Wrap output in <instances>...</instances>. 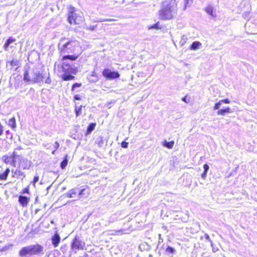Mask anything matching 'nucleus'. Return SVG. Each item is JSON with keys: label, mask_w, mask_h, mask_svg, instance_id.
Here are the masks:
<instances>
[{"label": "nucleus", "mask_w": 257, "mask_h": 257, "mask_svg": "<svg viewBox=\"0 0 257 257\" xmlns=\"http://www.w3.org/2000/svg\"><path fill=\"white\" fill-rule=\"evenodd\" d=\"M177 5L173 0H166L162 2L158 11L159 18L163 21L171 20L177 11Z\"/></svg>", "instance_id": "f257e3e1"}, {"label": "nucleus", "mask_w": 257, "mask_h": 257, "mask_svg": "<svg viewBox=\"0 0 257 257\" xmlns=\"http://www.w3.org/2000/svg\"><path fill=\"white\" fill-rule=\"evenodd\" d=\"M77 48V41L64 37L60 40L58 50L60 54L73 53Z\"/></svg>", "instance_id": "f03ea898"}, {"label": "nucleus", "mask_w": 257, "mask_h": 257, "mask_svg": "<svg viewBox=\"0 0 257 257\" xmlns=\"http://www.w3.org/2000/svg\"><path fill=\"white\" fill-rule=\"evenodd\" d=\"M84 20L83 14L72 6L68 7L67 21L71 25H77L82 23Z\"/></svg>", "instance_id": "7ed1b4c3"}, {"label": "nucleus", "mask_w": 257, "mask_h": 257, "mask_svg": "<svg viewBox=\"0 0 257 257\" xmlns=\"http://www.w3.org/2000/svg\"><path fill=\"white\" fill-rule=\"evenodd\" d=\"M43 246L38 243L25 246L19 251V254L21 257H26L27 255H37L43 253Z\"/></svg>", "instance_id": "20e7f679"}, {"label": "nucleus", "mask_w": 257, "mask_h": 257, "mask_svg": "<svg viewBox=\"0 0 257 257\" xmlns=\"http://www.w3.org/2000/svg\"><path fill=\"white\" fill-rule=\"evenodd\" d=\"M62 68L64 74L61 76V78L63 81H69L75 79L74 75H76L78 72L76 68H73L70 64L66 63L62 65Z\"/></svg>", "instance_id": "39448f33"}, {"label": "nucleus", "mask_w": 257, "mask_h": 257, "mask_svg": "<svg viewBox=\"0 0 257 257\" xmlns=\"http://www.w3.org/2000/svg\"><path fill=\"white\" fill-rule=\"evenodd\" d=\"M31 167V164L27 159L21 158L19 159L18 169L16 170L13 175L15 177V175L22 176L25 178L26 174L21 171V170H29Z\"/></svg>", "instance_id": "423d86ee"}, {"label": "nucleus", "mask_w": 257, "mask_h": 257, "mask_svg": "<svg viewBox=\"0 0 257 257\" xmlns=\"http://www.w3.org/2000/svg\"><path fill=\"white\" fill-rule=\"evenodd\" d=\"M20 156L18 155L16 152L14 151L11 154L4 155L2 157V161L6 164H10L13 167H16V159Z\"/></svg>", "instance_id": "0eeeda50"}, {"label": "nucleus", "mask_w": 257, "mask_h": 257, "mask_svg": "<svg viewBox=\"0 0 257 257\" xmlns=\"http://www.w3.org/2000/svg\"><path fill=\"white\" fill-rule=\"evenodd\" d=\"M85 246V243L82 241L79 237L76 235L72 240L71 247L72 250H83Z\"/></svg>", "instance_id": "6e6552de"}, {"label": "nucleus", "mask_w": 257, "mask_h": 257, "mask_svg": "<svg viewBox=\"0 0 257 257\" xmlns=\"http://www.w3.org/2000/svg\"><path fill=\"white\" fill-rule=\"evenodd\" d=\"M102 74L106 79H114L120 77L119 73L117 71H111L108 68H105L102 72Z\"/></svg>", "instance_id": "1a4fd4ad"}, {"label": "nucleus", "mask_w": 257, "mask_h": 257, "mask_svg": "<svg viewBox=\"0 0 257 257\" xmlns=\"http://www.w3.org/2000/svg\"><path fill=\"white\" fill-rule=\"evenodd\" d=\"M90 194V187L88 186H85L81 190H78V198H86L88 197Z\"/></svg>", "instance_id": "9d476101"}, {"label": "nucleus", "mask_w": 257, "mask_h": 257, "mask_svg": "<svg viewBox=\"0 0 257 257\" xmlns=\"http://www.w3.org/2000/svg\"><path fill=\"white\" fill-rule=\"evenodd\" d=\"M30 201V198L25 196L20 195L19 197L18 201L23 207H27Z\"/></svg>", "instance_id": "9b49d317"}, {"label": "nucleus", "mask_w": 257, "mask_h": 257, "mask_svg": "<svg viewBox=\"0 0 257 257\" xmlns=\"http://www.w3.org/2000/svg\"><path fill=\"white\" fill-rule=\"evenodd\" d=\"M61 241V237L57 232H55L51 237V242L54 247L59 245Z\"/></svg>", "instance_id": "f8f14e48"}, {"label": "nucleus", "mask_w": 257, "mask_h": 257, "mask_svg": "<svg viewBox=\"0 0 257 257\" xmlns=\"http://www.w3.org/2000/svg\"><path fill=\"white\" fill-rule=\"evenodd\" d=\"M66 196L68 198L78 197V189L75 187L69 190L65 194Z\"/></svg>", "instance_id": "ddd939ff"}, {"label": "nucleus", "mask_w": 257, "mask_h": 257, "mask_svg": "<svg viewBox=\"0 0 257 257\" xmlns=\"http://www.w3.org/2000/svg\"><path fill=\"white\" fill-rule=\"evenodd\" d=\"M19 62L18 60H13L7 62V65H9L11 70H16L18 68Z\"/></svg>", "instance_id": "4468645a"}, {"label": "nucleus", "mask_w": 257, "mask_h": 257, "mask_svg": "<svg viewBox=\"0 0 257 257\" xmlns=\"http://www.w3.org/2000/svg\"><path fill=\"white\" fill-rule=\"evenodd\" d=\"M44 76L42 73H36L34 79H32L31 83H38L43 81Z\"/></svg>", "instance_id": "2eb2a0df"}, {"label": "nucleus", "mask_w": 257, "mask_h": 257, "mask_svg": "<svg viewBox=\"0 0 257 257\" xmlns=\"http://www.w3.org/2000/svg\"><path fill=\"white\" fill-rule=\"evenodd\" d=\"M10 170L9 168H7L3 173H0V180H6L8 179L10 174Z\"/></svg>", "instance_id": "dca6fc26"}, {"label": "nucleus", "mask_w": 257, "mask_h": 257, "mask_svg": "<svg viewBox=\"0 0 257 257\" xmlns=\"http://www.w3.org/2000/svg\"><path fill=\"white\" fill-rule=\"evenodd\" d=\"M16 41V38L13 37H10L6 41L4 48L6 51L8 50L9 46L11 43L14 42Z\"/></svg>", "instance_id": "f3484780"}, {"label": "nucleus", "mask_w": 257, "mask_h": 257, "mask_svg": "<svg viewBox=\"0 0 257 257\" xmlns=\"http://www.w3.org/2000/svg\"><path fill=\"white\" fill-rule=\"evenodd\" d=\"M231 109L229 107H226L225 108L220 109L218 110L217 113L218 115H224L226 113L231 112Z\"/></svg>", "instance_id": "a211bd4d"}, {"label": "nucleus", "mask_w": 257, "mask_h": 257, "mask_svg": "<svg viewBox=\"0 0 257 257\" xmlns=\"http://www.w3.org/2000/svg\"><path fill=\"white\" fill-rule=\"evenodd\" d=\"M78 56L76 55H65L62 56L61 60L64 61L69 59L71 61H75L78 58Z\"/></svg>", "instance_id": "6ab92c4d"}, {"label": "nucleus", "mask_w": 257, "mask_h": 257, "mask_svg": "<svg viewBox=\"0 0 257 257\" xmlns=\"http://www.w3.org/2000/svg\"><path fill=\"white\" fill-rule=\"evenodd\" d=\"M85 107V106H83L82 105H80L79 106H75L74 108V111L75 113V116L76 117L79 116L82 113V108Z\"/></svg>", "instance_id": "aec40b11"}, {"label": "nucleus", "mask_w": 257, "mask_h": 257, "mask_svg": "<svg viewBox=\"0 0 257 257\" xmlns=\"http://www.w3.org/2000/svg\"><path fill=\"white\" fill-rule=\"evenodd\" d=\"M96 123L95 122H92V123H90L87 128V130L86 131V133H85V135H88L89 134H90L92 131H93L95 126H96Z\"/></svg>", "instance_id": "412c9836"}, {"label": "nucleus", "mask_w": 257, "mask_h": 257, "mask_svg": "<svg viewBox=\"0 0 257 257\" xmlns=\"http://www.w3.org/2000/svg\"><path fill=\"white\" fill-rule=\"evenodd\" d=\"M24 81L26 83H31L32 79L30 78L29 76V72L28 70H26L24 73Z\"/></svg>", "instance_id": "4be33fe9"}, {"label": "nucleus", "mask_w": 257, "mask_h": 257, "mask_svg": "<svg viewBox=\"0 0 257 257\" xmlns=\"http://www.w3.org/2000/svg\"><path fill=\"white\" fill-rule=\"evenodd\" d=\"M8 124L9 126H10L13 130H15L16 127V118L14 116L10 118L9 120V122L8 123Z\"/></svg>", "instance_id": "5701e85b"}, {"label": "nucleus", "mask_w": 257, "mask_h": 257, "mask_svg": "<svg viewBox=\"0 0 257 257\" xmlns=\"http://www.w3.org/2000/svg\"><path fill=\"white\" fill-rule=\"evenodd\" d=\"M68 163V155H66L63 160L60 163V167L62 169H64L67 166Z\"/></svg>", "instance_id": "b1692460"}, {"label": "nucleus", "mask_w": 257, "mask_h": 257, "mask_svg": "<svg viewBox=\"0 0 257 257\" xmlns=\"http://www.w3.org/2000/svg\"><path fill=\"white\" fill-rule=\"evenodd\" d=\"M201 45V44L199 41L193 42L189 47L191 50H197Z\"/></svg>", "instance_id": "393cba45"}, {"label": "nucleus", "mask_w": 257, "mask_h": 257, "mask_svg": "<svg viewBox=\"0 0 257 257\" xmlns=\"http://www.w3.org/2000/svg\"><path fill=\"white\" fill-rule=\"evenodd\" d=\"M174 145V141H172L169 142H167L166 141L164 142L163 143V146L168 149H172Z\"/></svg>", "instance_id": "a878e982"}, {"label": "nucleus", "mask_w": 257, "mask_h": 257, "mask_svg": "<svg viewBox=\"0 0 257 257\" xmlns=\"http://www.w3.org/2000/svg\"><path fill=\"white\" fill-rule=\"evenodd\" d=\"M206 12L212 17H214L215 16L213 14V9L211 6H208L206 8Z\"/></svg>", "instance_id": "bb28decb"}, {"label": "nucleus", "mask_w": 257, "mask_h": 257, "mask_svg": "<svg viewBox=\"0 0 257 257\" xmlns=\"http://www.w3.org/2000/svg\"><path fill=\"white\" fill-rule=\"evenodd\" d=\"M39 177L38 175H36L34 176L33 180L31 182V184H32L33 186H36V184L37 182L39 181Z\"/></svg>", "instance_id": "cd10ccee"}, {"label": "nucleus", "mask_w": 257, "mask_h": 257, "mask_svg": "<svg viewBox=\"0 0 257 257\" xmlns=\"http://www.w3.org/2000/svg\"><path fill=\"white\" fill-rule=\"evenodd\" d=\"M21 193L22 194H29L30 193V186L28 185L27 187H26L24 189H22V191H21Z\"/></svg>", "instance_id": "c85d7f7f"}, {"label": "nucleus", "mask_w": 257, "mask_h": 257, "mask_svg": "<svg viewBox=\"0 0 257 257\" xmlns=\"http://www.w3.org/2000/svg\"><path fill=\"white\" fill-rule=\"evenodd\" d=\"M82 85V84L80 83H74L72 86V87H71V91H73L74 90V89L76 88V87H81Z\"/></svg>", "instance_id": "c756f323"}, {"label": "nucleus", "mask_w": 257, "mask_h": 257, "mask_svg": "<svg viewBox=\"0 0 257 257\" xmlns=\"http://www.w3.org/2000/svg\"><path fill=\"white\" fill-rule=\"evenodd\" d=\"M174 251V249L171 246H168L166 249V251L169 253H173Z\"/></svg>", "instance_id": "7c9ffc66"}, {"label": "nucleus", "mask_w": 257, "mask_h": 257, "mask_svg": "<svg viewBox=\"0 0 257 257\" xmlns=\"http://www.w3.org/2000/svg\"><path fill=\"white\" fill-rule=\"evenodd\" d=\"M221 104H222V103H221V102H220V100L218 102L215 103V104L213 106V109L214 110L218 109Z\"/></svg>", "instance_id": "2f4dec72"}, {"label": "nucleus", "mask_w": 257, "mask_h": 257, "mask_svg": "<svg viewBox=\"0 0 257 257\" xmlns=\"http://www.w3.org/2000/svg\"><path fill=\"white\" fill-rule=\"evenodd\" d=\"M159 22L154 24V25L150 26L149 29H161L160 27H159Z\"/></svg>", "instance_id": "473e14b6"}, {"label": "nucleus", "mask_w": 257, "mask_h": 257, "mask_svg": "<svg viewBox=\"0 0 257 257\" xmlns=\"http://www.w3.org/2000/svg\"><path fill=\"white\" fill-rule=\"evenodd\" d=\"M220 102H221L222 103H226V104H229L230 103L231 101L228 98H225V99L220 100Z\"/></svg>", "instance_id": "72a5a7b5"}, {"label": "nucleus", "mask_w": 257, "mask_h": 257, "mask_svg": "<svg viewBox=\"0 0 257 257\" xmlns=\"http://www.w3.org/2000/svg\"><path fill=\"white\" fill-rule=\"evenodd\" d=\"M128 143L125 141H123L121 143V147L123 148H126L128 147Z\"/></svg>", "instance_id": "f704fd0d"}, {"label": "nucleus", "mask_w": 257, "mask_h": 257, "mask_svg": "<svg viewBox=\"0 0 257 257\" xmlns=\"http://www.w3.org/2000/svg\"><path fill=\"white\" fill-rule=\"evenodd\" d=\"M190 1L191 0H184L185 4H184V9H183L184 10H185L186 9Z\"/></svg>", "instance_id": "c9c22d12"}, {"label": "nucleus", "mask_w": 257, "mask_h": 257, "mask_svg": "<svg viewBox=\"0 0 257 257\" xmlns=\"http://www.w3.org/2000/svg\"><path fill=\"white\" fill-rule=\"evenodd\" d=\"M96 26H89L87 28V30L89 31H93L95 30L96 28Z\"/></svg>", "instance_id": "e433bc0d"}, {"label": "nucleus", "mask_w": 257, "mask_h": 257, "mask_svg": "<svg viewBox=\"0 0 257 257\" xmlns=\"http://www.w3.org/2000/svg\"><path fill=\"white\" fill-rule=\"evenodd\" d=\"M204 171L207 172L208 171L209 167V166L205 164L203 165Z\"/></svg>", "instance_id": "4c0bfd02"}, {"label": "nucleus", "mask_w": 257, "mask_h": 257, "mask_svg": "<svg viewBox=\"0 0 257 257\" xmlns=\"http://www.w3.org/2000/svg\"><path fill=\"white\" fill-rule=\"evenodd\" d=\"M207 172H205V171H203V172L202 173L201 177H202V178L203 179H206V176H207Z\"/></svg>", "instance_id": "58836bf2"}, {"label": "nucleus", "mask_w": 257, "mask_h": 257, "mask_svg": "<svg viewBox=\"0 0 257 257\" xmlns=\"http://www.w3.org/2000/svg\"><path fill=\"white\" fill-rule=\"evenodd\" d=\"M74 99L75 100H81V98L79 95L76 94L74 96Z\"/></svg>", "instance_id": "ea45409f"}, {"label": "nucleus", "mask_w": 257, "mask_h": 257, "mask_svg": "<svg viewBox=\"0 0 257 257\" xmlns=\"http://www.w3.org/2000/svg\"><path fill=\"white\" fill-rule=\"evenodd\" d=\"M54 148L55 150H57L59 148V144L58 142H55Z\"/></svg>", "instance_id": "a19ab883"}, {"label": "nucleus", "mask_w": 257, "mask_h": 257, "mask_svg": "<svg viewBox=\"0 0 257 257\" xmlns=\"http://www.w3.org/2000/svg\"><path fill=\"white\" fill-rule=\"evenodd\" d=\"M3 126L2 125V124L0 123V136L1 135H2L3 133Z\"/></svg>", "instance_id": "79ce46f5"}, {"label": "nucleus", "mask_w": 257, "mask_h": 257, "mask_svg": "<svg viewBox=\"0 0 257 257\" xmlns=\"http://www.w3.org/2000/svg\"><path fill=\"white\" fill-rule=\"evenodd\" d=\"M205 238H206L207 240H209V241H210V236H209V235H208V234H205Z\"/></svg>", "instance_id": "37998d69"}, {"label": "nucleus", "mask_w": 257, "mask_h": 257, "mask_svg": "<svg viewBox=\"0 0 257 257\" xmlns=\"http://www.w3.org/2000/svg\"><path fill=\"white\" fill-rule=\"evenodd\" d=\"M67 247V245L66 244H64L63 245V246H61V249L62 250L63 249H66Z\"/></svg>", "instance_id": "c03bdc74"}, {"label": "nucleus", "mask_w": 257, "mask_h": 257, "mask_svg": "<svg viewBox=\"0 0 257 257\" xmlns=\"http://www.w3.org/2000/svg\"><path fill=\"white\" fill-rule=\"evenodd\" d=\"M186 97H187V96H185V97H184L182 98V100H183L184 102H185L186 103H187V101H186Z\"/></svg>", "instance_id": "a18cd8bd"}, {"label": "nucleus", "mask_w": 257, "mask_h": 257, "mask_svg": "<svg viewBox=\"0 0 257 257\" xmlns=\"http://www.w3.org/2000/svg\"><path fill=\"white\" fill-rule=\"evenodd\" d=\"M56 151V150H53V151L52 152V154H53V155H54V154H55V151Z\"/></svg>", "instance_id": "49530a36"}, {"label": "nucleus", "mask_w": 257, "mask_h": 257, "mask_svg": "<svg viewBox=\"0 0 257 257\" xmlns=\"http://www.w3.org/2000/svg\"><path fill=\"white\" fill-rule=\"evenodd\" d=\"M6 133H7V134H9V131H6Z\"/></svg>", "instance_id": "de8ad7c7"}, {"label": "nucleus", "mask_w": 257, "mask_h": 257, "mask_svg": "<svg viewBox=\"0 0 257 257\" xmlns=\"http://www.w3.org/2000/svg\"><path fill=\"white\" fill-rule=\"evenodd\" d=\"M84 255H85V256H87V254H84Z\"/></svg>", "instance_id": "09e8293b"}]
</instances>
